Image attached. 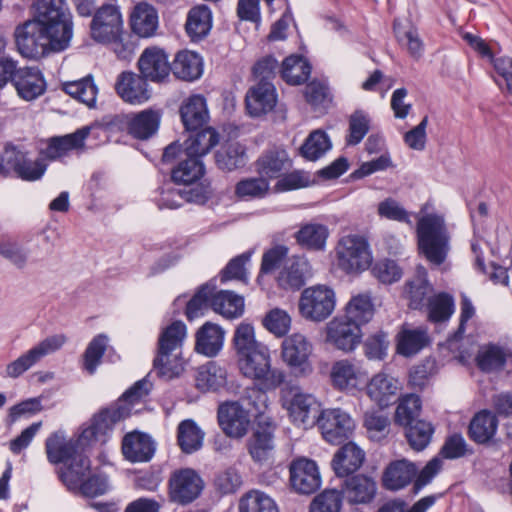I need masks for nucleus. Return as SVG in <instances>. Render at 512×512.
<instances>
[{
	"mask_svg": "<svg viewBox=\"0 0 512 512\" xmlns=\"http://www.w3.org/2000/svg\"><path fill=\"white\" fill-rule=\"evenodd\" d=\"M87 444V441H81L80 436L76 440H67L61 433H53L45 443L47 458L52 464H66L81 452L79 450L80 446Z\"/></svg>",
	"mask_w": 512,
	"mask_h": 512,
	"instance_id": "26",
	"label": "nucleus"
},
{
	"mask_svg": "<svg viewBox=\"0 0 512 512\" xmlns=\"http://www.w3.org/2000/svg\"><path fill=\"white\" fill-rule=\"evenodd\" d=\"M180 116L186 130L196 131L202 128L209 119L205 97L193 94L186 98L181 104Z\"/></svg>",
	"mask_w": 512,
	"mask_h": 512,
	"instance_id": "30",
	"label": "nucleus"
},
{
	"mask_svg": "<svg viewBox=\"0 0 512 512\" xmlns=\"http://www.w3.org/2000/svg\"><path fill=\"white\" fill-rule=\"evenodd\" d=\"M109 338L106 334L96 335L88 344L83 354V367L89 374H94L101 363L108 347Z\"/></svg>",
	"mask_w": 512,
	"mask_h": 512,
	"instance_id": "62",
	"label": "nucleus"
},
{
	"mask_svg": "<svg viewBox=\"0 0 512 512\" xmlns=\"http://www.w3.org/2000/svg\"><path fill=\"white\" fill-rule=\"evenodd\" d=\"M90 133L89 127L78 129L72 134L49 139L47 147L41 150L43 158L54 161L66 156L70 151L81 148Z\"/></svg>",
	"mask_w": 512,
	"mask_h": 512,
	"instance_id": "28",
	"label": "nucleus"
},
{
	"mask_svg": "<svg viewBox=\"0 0 512 512\" xmlns=\"http://www.w3.org/2000/svg\"><path fill=\"white\" fill-rule=\"evenodd\" d=\"M433 288L427 279V270L423 266H418L414 277L406 284V294L409 298V307L419 309L425 305V300Z\"/></svg>",
	"mask_w": 512,
	"mask_h": 512,
	"instance_id": "42",
	"label": "nucleus"
},
{
	"mask_svg": "<svg viewBox=\"0 0 512 512\" xmlns=\"http://www.w3.org/2000/svg\"><path fill=\"white\" fill-rule=\"evenodd\" d=\"M428 342L426 329H403L398 337L397 350L401 355L411 356L418 353Z\"/></svg>",
	"mask_w": 512,
	"mask_h": 512,
	"instance_id": "53",
	"label": "nucleus"
},
{
	"mask_svg": "<svg viewBox=\"0 0 512 512\" xmlns=\"http://www.w3.org/2000/svg\"><path fill=\"white\" fill-rule=\"evenodd\" d=\"M186 336L187 327L179 320L161 330L153 360L154 370L159 377L170 380L184 371L182 347Z\"/></svg>",
	"mask_w": 512,
	"mask_h": 512,
	"instance_id": "3",
	"label": "nucleus"
},
{
	"mask_svg": "<svg viewBox=\"0 0 512 512\" xmlns=\"http://www.w3.org/2000/svg\"><path fill=\"white\" fill-rule=\"evenodd\" d=\"M276 426L269 417L258 418L246 447L252 460L258 464H269L274 459L276 450Z\"/></svg>",
	"mask_w": 512,
	"mask_h": 512,
	"instance_id": "10",
	"label": "nucleus"
},
{
	"mask_svg": "<svg viewBox=\"0 0 512 512\" xmlns=\"http://www.w3.org/2000/svg\"><path fill=\"white\" fill-rule=\"evenodd\" d=\"M90 470V460L82 452L71 458L68 463L59 470L60 480L68 489H76L84 482L86 474Z\"/></svg>",
	"mask_w": 512,
	"mask_h": 512,
	"instance_id": "41",
	"label": "nucleus"
},
{
	"mask_svg": "<svg viewBox=\"0 0 512 512\" xmlns=\"http://www.w3.org/2000/svg\"><path fill=\"white\" fill-rule=\"evenodd\" d=\"M225 331L217 324L206 322L196 332L195 350L207 357H215L222 349Z\"/></svg>",
	"mask_w": 512,
	"mask_h": 512,
	"instance_id": "32",
	"label": "nucleus"
},
{
	"mask_svg": "<svg viewBox=\"0 0 512 512\" xmlns=\"http://www.w3.org/2000/svg\"><path fill=\"white\" fill-rule=\"evenodd\" d=\"M13 85L19 97L32 101L46 90V82L41 71L36 67L19 68L13 77Z\"/></svg>",
	"mask_w": 512,
	"mask_h": 512,
	"instance_id": "24",
	"label": "nucleus"
},
{
	"mask_svg": "<svg viewBox=\"0 0 512 512\" xmlns=\"http://www.w3.org/2000/svg\"><path fill=\"white\" fill-rule=\"evenodd\" d=\"M512 356V352L496 344H487L480 347L476 362L483 372H494L501 370L507 359Z\"/></svg>",
	"mask_w": 512,
	"mask_h": 512,
	"instance_id": "43",
	"label": "nucleus"
},
{
	"mask_svg": "<svg viewBox=\"0 0 512 512\" xmlns=\"http://www.w3.org/2000/svg\"><path fill=\"white\" fill-rule=\"evenodd\" d=\"M398 381L384 373L376 374L367 384V395L380 408L394 402L398 391Z\"/></svg>",
	"mask_w": 512,
	"mask_h": 512,
	"instance_id": "34",
	"label": "nucleus"
},
{
	"mask_svg": "<svg viewBox=\"0 0 512 512\" xmlns=\"http://www.w3.org/2000/svg\"><path fill=\"white\" fill-rule=\"evenodd\" d=\"M172 170V180L177 184L189 186L201 179L205 173L201 159L194 156H185Z\"/></svg>",
	"mask_w": 512,
	"mask_h": 512,
	"instance_id": "47",
	"label": "nucleus"
},
{
	"mask_svg": "<svg viewBox=\"0 0 512 512\" xmlns=\"http://www.w3.org/2000/svg\"><path fill=\"white\" fill-rule=\"evenodd\" d=\"M0 256L17 269H24L29 261V250L13 239H0Z\"/></svg>",
	"mask_w": 512,
	"mask_h": 512,
	"instance_id": "64",
	"label": "nucleus"
},
{
	"mask_svg": "<svg viewBox=\"0 0 512 512\" xmlns=\"http://www.w3.org/2000/svg\"><path fill=\"white\" fill-rule=\"evenodd\" d=\"M328 236V227L316 222L303 224L295 233L297 243L302 248L312 251L324 250Z\"/></svg>",
	"mask_w": 512,
	"mask_h": 512,
	"instance_id": "40",
	"label": "nucleus"
},
{
	"mask_svg": "<svg viewBox=\"0 0 512 512\" xmlns=\"http://www.w3.org/2000/svg\"><path fill=\"white\" fill-rule=\"evenodd\" d=\"M280 72L282 79L288 84L299 85L308 79L311 67L301 56L291 55L282 62Z\"/></svg>",
	"mask_w": 512,
	"mask_h": 512,
	"instance_id": "54",
	"label": "nucleus"
},
{
	"mask_svg": "<svg viewBox=\"0 0 512 512\" xmlns=\"http://www.w3.org/2000/svg\"><path fill=\"white\" fill-rule=\"evenodd\" d=\"M361 338V327L343 315L335 317L327 325V341L344 352L354 350Z\"/></svg>",
	"mask_w": 512,
	"mask_h": 512,
	"instance_id": "16",
	"label": "nucleus"
},
{
	"mask_svg": "<svg viewBox=\"0 0 512 512\" xmlns=\"http://www.w3.org/2000/svg\"><path fill=\"white\" fill-rule=\"evenodd\" d=\"M311 353L312 344L300 333H294L282 342V359L297 375L307 376L312 372Z\"/></svg>",
	"mask_w": 512,
	"mask_h": 512,
	"instance_id": "15",
	"label": "nucleus"
},
{
	"mask_svg": "<svg viewBox=\"0 0 512 512\" xmlns=\"http://www.w3.org/2000/svg\"><path fill=\"white\" fill-rule=\"evenodd\" d=\"M63 91L89 108L96 105L98 87L91 75L64 83Z\"/></svg>",
	"mask_w": 512,
	"mask_h": 512,
	"instance_id": "46",
	"label": "nucleus"
},
{
	"mask_svg": "<svg viewBox=\"0 0 512 512\" xmlns=\"http://www.w3.org/2000/svg\"><path fill=\"white\" fill-rule=\"evenodd\" d=\"M417 473V465L407 459L392 461L383 472V487L393 492L402 490L414 481Z\"/></svg>",
	"mask_w": 512,
	"mask_h": 512,
	"instance_id": "23",
	"label": "nucleus"
},
{
	"mask_svg": "<svg viewBox=\"0 0 512 512\" xmlns=\"http://www.w3.org/2000/svg\"><path fill=\"white\" fill-rule=\"evenodd\" d=\"M343 493L351 503H370L376 496L377 484L371 477L355 475L346 478L342 484Z\"/></svg>",
	"mask_w": 512,
	"mask_h": 512,
	"instance_id": "33",
	"label": "nucleus"
},
{
	"mask_svg": "<svg viewBox=\"0 0 512 512\" xmlns=\"http://www.w3.org/2000/svg\"><path fill=\"white\" fill-rule=\"evenodd\" d=\"M216 165L223 171H233L243 167L246 163L244 147L239 143H232L215 154Z\"/></svg>",
	"mask_w": 512,
	"mask_h": 512,
	"instance_id": "58",
	"label": "nucleus"
},
{
	"mask_svg": "<svg viewBox=\"0 0 512 512\" xmlns=\"http://www.w3.org/2000/svg\"><path fill=\"white\" fill-rule=\"evenodd\" d=\"M91 37L99 43L107 44L123 31V19L119 7L113 4L102 5L94 14L90 25Z\"/></svg>",
	"mask_w": 512,
	"mask_h": 512,
	"instance_id": "14",
	"label": "nucleus"
},
{
	"mask_svg": "<svg viewBox=\"0 0 512 512\" xmlns=\"http://www.w3.org/2000/svg\"><path fill=\"white\" fill-rule=\"evenodd\" d=\"M416 232L420 253L430 264L442 265L450 251V234L444 218L426 214L418 220Z\"/></svg>",
	"mask_w": 512,
	"mask_h": 512,
	"instance_id": "4",
	"label": "nucleus"
},
{
	"mask_svg": "<svg viewBox=\"0 0 512 512\" xmlns=\"http://www.w3.org/2000/svg\"><path fill=\"white\" fill-rule=\"evenodd\" d=\"M308 263L303 259L289 260L278 276V283L284 289L299 290L306 282Z\"/></svg>",
	"mask_w": 512,
	"mask_h": 512,
	"instance_id": "49",
	"label": "nucleus"
},
{
	"mask_svg": "<svg viewBox=\"0 0 512 512\" xmlns=\"http://www.w3.org/2000/svg\"><path fill=\"white\" fill-rule=\"evenodd\" d=\"M234 347L238 358L254 352V350H261L266 346L255 339L254 328L250 324L241 323L235 330L233 338Z\"/></svg>",
	"mask_w": 512,
	"mask_h": 512,
	"instance_id": "63",
	"label": "nucleus"
},
{
	"mask_svg": "<svg viewBox=\"0 0 512 512\" xmlns=\"http://www.w3.org/2000/svg\"><path fill=\"white\" fill-rule=\"evenodd\" d=\"M122 453L132 463L147 462L155 453V443L145 433L130 432L122 440Z\"/></svg>",
	"mask_w": 512,
	"mask_h": 512,
	"instance_id": "27",
	"label": "nucleus"
},
{
	"mask_svg": "<svg viewBox=\"0 0 512 512\" xmlns=\"http://www.w3.org/2000/svg\"><path fill=\"white\" fill-rule=\"evenodd\" d=\"M15 40L18 51L26 58H39L49 51L60 52L66 49L56 47L54 35L33 20L16 28Z\"/></svg>",
	"mask_w": 512,
	"mask_h": 512,
	"instance_id": "8",
	"label": "nucleus"
},
{
	"mask_svg": "<svg viewBox=\"0 0 512 512\" xmlns=\"http://www.w3.org/2000/svg\"><path fill=\"white\" fill-rule=\"evenodd\" d=\"M130 24L132 31L139 37L154 35L158 27V14L156 9L148 3L137 4L131 15Z\"/></svg>",
	"mask_w": 512,
	"mask_h": 512,
	"instance_id": "37",
	"label": "nucleus"
},
{
	"mask_svg": "<svg viewBox=\"0 0 512 512\" xmlns=\"http://www.w3.org/2000/svg\"><path fill=\"white\" fill-rule=\"evenodd\" d=\"M260 349L238 358V364L242 374L257 381L265 392L279 387L285 380V373L280 369H271L269 349Z\"/></svg>",
	"mask_w": 512,
	"mask_h": 512,
	"instance_id": "6",
	"label": "nucleus"
},
{
	"mask_svg": "<svg viewBox=\"0 0 512 512\" xmlns=\"http://www.w3.org/2000/svg\"><path fill=\"white\" fill-rule=\"evenodd\" d=\"M212 27V13L206 5L192 8L188 14L186 31L192 39H202Z\"/></svg>",
	"mask_w": 512,
	"mask_h": 512,
	"instance_id": "50",
	"label": "nucleus"
},
{
	"mask_svg": "<svg viewBox=\"0 0 512 512\" xmlns=\"http://www.w3.org/2000/svg\"><path fill=\"white\" fill-rule=\"evenodd\" d=\"M365 452L354 442L344 444L335 453L332 466L338 477H346L362 466Z\"/></svg>",
	"mask_w": 512,
	"mask_h": 512,
	"instance_id": "31",
	"label": "nucleus"
},
{
	"mask_svg": "<svg viewBox=\"0 0 512 512\" xmlns=\"http://www.w3.org/2000/svg\"><path fill=\"white\" fill-rule=\"evenodd\" d=\"M246 107L251 116L271 111L277 103L275 86L270 81H257L246 94Z\"/></svg>",
	"mask_w": 512,
	"mask_h": 512,
	"instance_id": "21",
	"label": "nucleus"
},
{
	"mask_svg": "<svg viewBox=\"0 0 512 512\" xmlns=\"http://www.w3.org/2000/svg\"><path fill=\"white\" fill-rule=\"evenodd\" d=\"M266 392L256 386L247 387L239 401H228L218 407L217 418L222 431L231 438L244 437L250 425V416L260 418L267 408Z\"/></svg>",
	"mask_w": 512,
	"mask_h": 512,
	"instance_id": "2",
	"label": "nucleus"
},
{
	"mask_svg": "<svg viewBox=\"0 0 512 512\" xmlns=\"http://www.w3.org/2000/svg\"><path fill=\"white\" fill-rule=\"evenodd\" d=\"M462 38L480 56L489 58L492 61L496 72L504 78L507 89L512 94V58H494L489 45L478 35L465 32L462 34Z\"/></svg>",
	"mask_w": 512,
	"mask_h": 512,
	"instance_id": "29",
	"label": "nucleus"
},
{
	"mask_svg": "<svg viewBox=\"0 0 512 512\" xmlns=\"http://www.w3.org/2000/svg\"><path fill=\"white\" fill-rule=\"evenodd\" d=\"M335 253L338 267L347 274L361 273L372 263L369 243L360 235H346L340 238Z\"/></svg>",
	"mask_w": 512,
	"mask_h": 512,
	"instance_id": "7",
	"label": "nucleus"
},
{
	"mask_svg": "<svg viewBox=\"0 0 512 512\" xmlns=\"http://www.w3.org/2000/svg\"><path fill=\"white\" fill-rule=\"evenodd\" d=\"M150 389L151 383L147 379L137 381L117 402L93 416L90 425L80 434L81 441H87L88 444L92 440L106 442L114 426L133 413L134 406L148 395Z\"/></svg>",
	"mask_w": 512,
	"mask_h": 512,
	"instance_id": "1",
	"label": "nucleus"
},
{
	"mask_svg": "<svg viewBox=\"0 0 512 512\" xmlns=\"http://www.w3.org/2000/svg\"><path fill=\"white\" fill-rule=\"evenodd\" d=\"M421 408L422 402L418 395L407 394L401 397L395 412V423L404 427L419 420Z\"/></svg>",
	"mask_w": 512,
	"mask_h": 512,
	"instance_id": "59",
	"label": "nucleus"
},
{
	"mask_svg": "<svg viewBox=\"0 0 512 512\" xmlns=\"http://www.w3.org/2000/svg\"><path fill=\"white\" fill-rule=\"evenodd\" d=\"M404 428L406 439L413 450L422 451L431 442L434 427L430 422L420 419Z\"/></svg>",
	"mask_w": 512,
	"mask_h": 512,
	"instance_id": "55",
	"label": "nucleus"
},
{
	"mask_svg": "<svg viewBox=\"0 0 512 512\" xmlns=\"http://www.w3.org/2000/svg\"><path fill=\"white\" fill-rule=\"evenodd\" d=\"M203 489L201 477L191 468H182L171 473L168 495L172 502L187 505L199 497Z\"/></svg>",
	"mask_w": 512,
	"mask_h": 512,
	"instance_id": "12",
	"label": "nucleus"
},
{
	"mask_svg": "<svg viewBox=\"0 0 512 512\" xmlns=\"http://www.w3.org/2000/svg\"><path fill=\"white\" fill-rule=\"evenodd\" d=\"M171 71L178 79L194 81L203 73L202 58L195 52L181 51L171 64Z\"/></svg>",
	"mask_w": 512,
	"mask_h": 512,
	"instance_id": "38",
	"label": "nucleus"
},
{
	"mask_svg": "<svg viewBox=\"0 0 512 512\" xmlns=\"http://www.w3.org/2000/svg\"><path fill=\"white\" fill-rule=\"evenodd\" d=\"M290 481L295 491L312 494L321 486V476L313 460L300 458L290 465Z\"/></svg>",
	"mask_w": 512,
	"mask_h": 512,
	"instance_id": "17",
	"label": "nucleus"
},
{
	"mask_svg": "<svg viewBox=\"0 0 512 512\" xmlns=\"http://www.w3.org/2000/svg\"><path fill=\"white\" fill-rule=\"evenodd\" d=\"M335 302L334 291L327 286L318 285L302 292L299 310L304 318L320 322L332 314Z\"/></svg>",
	"mask_w": 512,
	"mask_h": 512,
	"instance_id": "11",
	"label": "nucleus"
},
{
	"mask_svg": "<svg viewBox=\"0 0 512 512\" xmlns=\"http://www.w3.org/2000/svg\"><path fill=\"white\" fill-rule=\"evenodd\" d=\"M140 76L152 82H163L171 72L166 53L159 48H146L138 60Z\"/></svg>",
	"mask_w": 512,
	"mask_h": 512,
	"instance_id": "20",
	"label": "nucleus"
},
{
	"mask_svg": "<svg viewBox=\"0 0 512 512\" xmlns=\"http://www.w3.org/2000/svg\"><path fill=\"white\" fill-rule=\"evenodd\" d=\"M394 33L398 43L406 48L412 58L418 60L422 57L424 43L415 28L410 27L409 29H405L398 20H395Z\"/></svg>",
	"mask_w": 512,
	"mask_h": 512,
	"instance_id": "57",
	"label": "nucleus"
},
{
	"mask_svg": "<svg viewBox=\"0 0 512 512\" xmlns=\"http://www.w3.org/2000/svg\"><path fill=\"white\" fill-rule=\"evenodd\" d=\"M203 438L204 433L193 420L186 419L178 425L177 440L184 453L191 454L199 450L202 447Z\"/></svg>",
	"mask_w": 512,
	"mask_h": 512,
	"instance_id": "52",
	"label": "nucleus"
},
{
	"mask_svg": "<svg viewBox=\"0 0 512 512\" xmlns=\"http://www.w3.org/2000/svg\"><path fill=\"white\" fill-rule=\"evenodd\" d=\"M283 405L297 425L305 426L318 421L320 404L311 394L295 391L290 399L284 400Z\"/></svg>",
	"mask_w": 512,
	"mask_h": 512,
	"instance_id": "19",
	"label": "nucleus"
},
{
	"mask_svg": "<svg viewBox=\"0 0 512 512\" xmlns=\"http://www.w3.org/2000/svg\"><path fill=\"white\" fill-rule=\"evenodd\" d=\"M66 342L67 337L64 334H54L44 338L18 358L8 363L5 368V375L13 379L20 377L44 357L60 350Z\"/></svg>",
	"mask_w": 512,
	"mask_h": 512,
	"instance_id": "9",
	"label": "nucleus"
},
{
	"mask_svg": "<svg viewBox=\"0 0 512 512\" xmlns=\"http://www.w3.org/2000/svg\"><path fill=\"white\" fill-rule=\"evenodd\" d=\"M219 142V135L215 129L208 127L195 135L190 136L184 143L183 154L185 156H194L201 159Z\"/></svg>",
	"mask_w": 512,
	"mask_h": 512,
	"instance_id": "45",
	"label": "nucleus"
},
{
	"mask_svg": "<svg viewBox=\"0 0 512 512\" xmlns=\"http://www.w3.org/2000/svg\"><path fill=\"white\" fill-rule=\"evenodd\" d=\"M290 166V160L284 149L273 148L263 153L256 162V169L265 179L280 177Z\"/></svg>",
	"mask_w": 512,
	"mask_h": 512,
	"instance_id": "35",
	"label": "nucleus"
},
{
	"mask_svg": "<svg viewBox=\"0 0 512 512\" xmlns=\"http://www.w3.org/2000/svg\"><path fill=\"white\" fill-rule=\"evenodd\" d=\"M121 99L130 104H142L150 98L147 80L133 72H122L115 83Z\"/></svg>",
	"mask_w": 512,
	"mask_h": 512,
	"instance_id": "22",
	"label": "nucleus"
},
{
	"mask_svg": "<svg viewBox=\"0 0 512 512\" xmlns=\"http://www.w3.org/2000/svg\"><path fill=\"white\" fill-rule=\"evenodd\" d=\"M374 311L371 297L368 294H359L347 303L343 316L361 327L373 318Z\"/></svg>",
	"mask_w": 512,
	"mask_h": 512,
	"instance_id": "51",
	"label": "nucleus"
},
{
	"mask_svg": "<svg viewBox=\"0 0 512 512\" xmlns=\"http://www.w3.org/2000/svg\"><path fill=\"white\" fill-rule=\"evenodd\" d=\"M317 423L325 441L334 445L347 440L355 428L352 417L340 408L323 410Z\"/></svg>",
	"mask_w": 512,
	"mask_h": 512,
	"instance_id": "13",
	"label": "nucleus"
},
{
	"mask_svg": "<svg viewBox=\"0 0 512 512\" xmlns=\"http://www.w3.org/2000/svg\"><path fill=\"white\" fill-rule=\"evenodd\" d=\"M330 379L334 388L340 391H352L361 381V372L348 359L334 362L330 370Z\"/></svg>",
	"mask_w": 512,
	"mask_h": 512,
	"instance_id": "36",
	"label": "nucleus"
},
{
	"mask_svg": "<svg viewBox=\"0 0 512 512\" xmlns=\"http://www.w3.org/2000/svg\"><path fill=\"white\" fill-rule=\"evenodd\" d=\"M226 370L215 362H208L198 368L196 387L202 392L216 391L226 383Z\"/></svg>",
	"mask_w": 512,
	"mask_h": 512,
	"instance_id": "48",
	"label": "nucleus"
},
{
	"mask_svg": "<svg viewBox=\"0 0 512 512\" xmlns=\"http://www.w3.org/2000/svg\"><path fill=\"white\" fill-rule=\"evenodd\" d=\"M240 512H279L274 499L260 490L246 493L239 502Z\"/></svg>",
	"mask_w": 512,
	"mask_h": 512,
	"instance_id": "56",
	"label": "nucleus"
},
{
	"mask_svg": "<svg viewBox=\"0 0 512 512\" xmlns=\"http://www.w3.org/2000/svg\"><path fill=\"white\" fill-rule=\"evenodd\" d=\"M216 286L214 284L202 285L195 295L186 304V317L188 320H193L202 316L205 311L211 307V299L214 295Z\"/></svg>",
	"mask_w": 512,
	"mask_h": 512,
	"instance_id": "61",
	"label": "nucleus"
},
{
	"mask_svg": "<svg viewBox=\"0 0 512 512\" xmlns=\"http://www.w3.org/2000/svg\"><path fill=\"white\" fill-rule=\"evenodd\" d=\"M331 148V142L324 131L315 130L309 134L300 147V154L309 161H316Z\"/></svg>",
	"mask_w": 512,
	"mask_h": 512,
	"instance_id": "60",
	"label": "nucleus"
},
{
	"mask_svg": "<svg viewBox=\"0 0 512 512\" xmlns=\"http://www.w3.org/2000/svg\"><path fill=\"white\" fill-rule=\"evenodd\" d=\"M211 308L227 319L238 318L244 311V299L232 291H214Z\"/></svg>",
	"mask_w": 512,
	"mask_h": 512,
	"instance_id": "44",
	"label": "nucleus"
},
{
	"mask_svg": "<svg viewBox=\"0 0 512 512\" xmlns=\"http://www.w3.org/2000/svg\"><path fill=\"white\" fill-rule=\"evenodd\" d=\"M4 160L7 163L8 175L13 171L19 178L26 181L40 179L46 170V165L41 160L28 159L25 152L9 143L6 144Z\"/></svg>",
	"mask_w": 512,
	"mask_h": 512,
	"instance_id": "18",
	"label": "nucleus"
},
{
	"mask_svg": "<svg viewBox=\"0 0 512 512\" xmlns=\"http://www.w3.org/2000/svg\"><path fill=\"white\" fill-rule=\"evenodd\" d=\"M497 427L496 415L488 410H482L472 418L468 434L475 443L486 444L494 437Z\"/></svg>",
	"mask_w": 512,
	"mask_h": 512,
	"instance_id": "39",
	"label": "nucleus"
},
{
	"mask_svg": "<svg viewBox=\"0 0 512 512\" xmlns=\"http://www.w3.org/2000/svg\"><path fill=\"white\" fill-rule=\"evenodd\" d=\"M160 120V111L146 109L139 113L125 115L122 121L132 137L146 140L157 132Z\"/></svg>",
	"mask_w": 512,
	"mask_h": 512,
	"instance_id": "25",
	"label": "nucleus"
},
{
	"mask_svg": "<svg viewBox=\"0 0 512 512\" xmlns=\"http://www.w3.org/2000/svg\"><path fill=\"white\" fill-rule=\"evenodd\" d=\"M33 21L52 33L54 45L67 48L73 35L72 15L65 0H35Z\"/></svg>",
	"mask_w": 512,
	"mask_h": 512,
	"instance_id": "5",
	"label": "nucleus"
}]
</instances>
